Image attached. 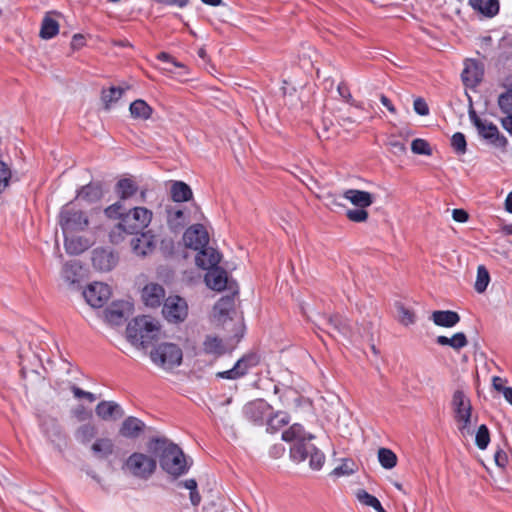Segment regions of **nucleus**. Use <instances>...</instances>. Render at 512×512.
<instances>
[{"mask_svg": "<svg viewBox=\"0 0 512 512\" xmlns=\"http://www.w3.org/2000/svg\"><path fill=\"white\" fill-rule=\"evenodd\" d=\"M119 434L127 439H136L141 434L148 437L147 448H179L178 444L171 441L165 435L155 431L137 417L129 416L124 419L119 429Z\"/></svg>", "mask_w": 512, "mask_h": 512, "instance_id": "obj_1", "label": "nucleus"}, {"mask_svg": "<svg viewBox=\"0 0 512 512\" xmlns=\"http://www.w3.org/2000/svg\"><path fill=\"white\" fill-rule=\"evenodd\" d=\"M159 330L158 323L151 317L144 315L130 322L126 333L128 340L133 345L146 348L158 337Z\"/></svg>", "mask_w": 512, "mask_h": 512, "instance_id": "obj_2", "label": "nucleus"}, {"mask_svg": "<svg viewBox=\"0 0 512 512\" xmlns=\"http://www.w3.org/2000/svg\"><path fill=\"white\" fill-rule=\"evenodd\" d=\"M156 458L150 454L135 451L123 463L122 471L125 475L138 480H148L155 473Z\"/></svg>", "mask_w": 512, "mask_h": 512, "instance_id": "obj_3", "label": "nucleus"}, {"mask_svg": "<svg viewBox=\"0 0 512 512\" xmlns=\"http://www.w3.org/2000/svg\"><path fill=\"white\" fill-rule=\"evenodd\" d=\"M193 465V459L184 454L183 450H163L160 456V466L174 479L188 473Z\"/></svg>", "mask_w": 512, "mask_h": 512, "instance_id": "obj_4", "label": "nucleus"}, {"mask_svg": "<svg viewBox=\"0 0 512 512\" xmlns=\"http://www.w3.org/2000/svg\"><path fill=\"white\" fill-rule=\"evenodd\" d=\"M183 353L181 348L174 343H160L150 352L151 361L163 369H172L182 362Z\"/></svg>", "mask_w": 512, "mask_h": 512, "instance_id": "obj_5", "label": "nucleus"}, {"mask_svg": "<svg viewBox=\"0 0 512 512\" xmlns=\"http://www.w3.org/2000/svg\"><path fill=\"white\" fill-rule=\"evenodd\" d=\"M59 224L63 234L66 235L84 230L88 226L89 220L81 210L76 209L72 203H69L61 209Z\"/></svg>", "mask_w": 512, "mask_h": 512, "instance_id": "obj_6", "label": "nucleus"}, {"mask_svg": "<svg viewBox=\"0 0 512 512\" xmlns=\"http://www.w3.org/2000/svg\"><path fill=\"white\" fill-rule=\"evenodd\" d=\"M469 118L483 139L496 147L504 148L507 145L506 137L499 133L497 126L486 119L480 118L472 107L469 110Z\"/></svg>", "mask_w": 512, "mask_h": 512, "instance_id": "obj_7", "label": "nucleus"}, {"mask_svg": "<svg viewBox=\"0 0 512 512\" xmlns=\"http://www.w3.org/2000/svg\"><path fill=\"white\" fill-rule=\"evenodd\" d=\"M152 220V212L145 207H134L122 217L123 226H127L128 232L135 234L142 232Z\"/></svg>", "mask_w": 512, "mask_h": 512, "instance_id": "obj_8", "label": "nucleus"}, {"mask_svg": "<svg viewBox=\"0 0 512 512\" xmlns=\"http://www.w3.org/2000/svg\"><path fill=\"white\" fill-rule=\"evenodd\" d=\"M452 406L455 413V419L459 424L462 434L469 428L471 419V403L461 390H456L452 398Z\"/></svg>", "mask_w": 512, "mask_h": 512, "instance_id": "obj_9", "label": "nucleus"}, {"mask_svg": "<svg viewBox=\"0 0 512 512\" xmlns=\"http://www.w3.org/2000/svg\"><path fill=\"white\" fill-rule=\"evenodd\" d=\"M242 412L247 421L256 426H263L272 414V406L263 399H256L245 404Z\"/></svg>", "mask_w": 512, "mask_h": 512, "instance_id": "obj_10", "label": "nucleus"}, {"mask_svg": "<svg viewBox=\"0 0 512 512\" xmlns=\"http://www.w3.org/2000/svg\"><path fill=\"white\" fill-rule=\"evenodd\" d=\"M166 223L172 232H180L189 222V211L182 204L164 205Z\"/></svg>", "mask_w": 512, "mask_h": 512, "instance_id": "obj_11", "label": "nucleus"}, {"mask_svg": "<svg viewBox=\"0 0 512 512\" xmlns=\"http://www.w3.org/2000/svg\"><path fill=\"white\" fill-rule=\"evenodd\" d=\"M318 436L307 431L300 423H294L282 432L281 439L290 445L304 448Z\"/></svg>", "mask_w": 512, "mask_h": 512, "instance_id": "obj_12", "label": "nucleus"}, {"mask_svg": "<svg viewBox=\"0 0 512 512\" xmlns=\"http://www.w3.org/2000/svg\"><path fill=\"white\" fill-rule=\"evenodd\" d=\"M162 313L169 322H183L188 315L187 302L180 296H169L164 302Z\"/></svg>", "mask_w": 512, "mask_h": 512, "instance_id": "obj_13", "label": "nucleus"}, {"mask_svg": "<svg viewBox=\"0 0 512 512\" xmlns=\"http://www.w3.org/2000/svg\"><path fill=\"white\" fill-rule=\"evenodd\" d=\"M260 362V357L257 353H248L240 358L233 368L217 373V376L225 379H238L248 373V371L257 366Z\"/></svg>", "mask_w": 512, "mask_h": 512, "instance_id": "obj_14", "label": "nucleus"}, {"mask_svg": "<svg viewBox=\"0 0 512 512\" xmlns=\"http://www.w3.org/2000/svg\"><path fill=\"white\" fill-rule=\"evenodd\" d=\"M156 236L151 231L138 232L130 240V247L134 255L146 257L156 248Z\"/></svg>", "mask_w": 512, "mask_h": 512, "instance_id": "obj_15", "label": "nucleus"}, {"mask_svg": "<svg viewBox=\"0 0 512 512\" xmlns=\"http://www.w3.org/2000/svg\"><path fill=\"white\" fill-rule=\"evenodd\" d=\"M83 296L90 306L101 308L109 300L111 288L105 283L94 282L83 291Z\"/></svg>", "mask_w": 512, "mask_h": 512, "instance_id": "obj_16", "label": "nucleus"}, {"mask_svg": "<svg viewBox=\"0 0 512 512\" xmlns=\"http://www.w3.org/2000/svg\"><path fill=\"white\" fill-rule=\"evenodd\" d=\"M183 241L188 248L200 250L209 243V235L202 224H195L186 229Z\"/></svg>", "mask_w": 512, "mask_h": 512, "instance_id": "obj_17", "label": "nucleus"}, {"mask_svg": "<svg viewBox=\"0 0 512 512\" xmlns=\"http://www.w3.org/2000/svg\"><path fill=\"white\" fill-rule=\"evenodd\" d=\"M325 324L329 328V333H338L347 339L353 337V330L350 321L339 314L326 316Z\"/></svg>", "mask_w": 512, "mask_h": 512, "instance_id": "obj_18", "label": "nucleus"}, {"mask_svg": "<svg viewBox=\"0 0 512 512\" xmlns=\"http://www.w3.org/2000/svg\"><path fill=\"white\" fill-rule=\"evenodd\" d=\"M117 256L110 250L98 248L93 251L92 263L95 269L99 271H110L117 264Z\"/></svg>", "mask_w": 512, "mask_h": 512, "instance_id": "obj_19", "label": "nucleus"}, {"mask_svg": "<svg viewBox=\"0 0 512 512\" xmlns=\"http://www.w3.org/2000/svg\"><path fill=\"white\" fill-rule=\"evenodd\" d=\"M483 69L476 60H467L461 73V79L466 87L474 88L482 80Z\"/></svg>", "mask_w": 512, "mask_h": 512, "instance_id": "obj_20", "label": "nucleus"}, {"mask_svg": "<svg viewBox=\"0 0 512 512\" xmlns=\"http://www.w3.org/2000/svg\"><path fill=\"white\" fill-rule=\"evenodd\" d=\"M132 309L131 303L127 301L113 302L105 311L106 319L115 325L121 324Z\"/></svg>", "mask_w": 512, "mask_h": 512, "instance_id": "obj_21", "label": "nucleus"}, {"mask_svg": "<svg viewBox=\"0 0 512 512\" xmlns=\"http://www.w3.org/2000/svg\"><path fill=\"white\" fill-rule=\"evenodd\" d=\"M208 272L205 275V282L209 288L215 291H222L228 285L227 272L218 267H212L206 269Z\"/></svg>", "mask_w": 512, "mask_h": 512, "instance_id": "obj_22", "label": "nucleus"}, {"mask_svg": "<svg viewBox=\"0 0 512 512\" xmlns=\"http://www.w3.org/2000/svg\"><path fill=\"white\" fill-rule=\"evenodd\" d=\"M96 415L105 421L117 420L124 416L122 407L114 401H101L95 408Z\"/></svg>", "mask_w": 512, "mask_h": 512, "instance_id": "obj_23", "label": "nucleus"}, {"mask_svg": "<svg viewBox=\"0 0 512 512\" xmlns=\"http://www.w3.org/2000/svg\"><path fill=\"white\" fill-rule=\"evenodd\" d=\"M220 260L221 254L216 249L208 245L199 250L195 259L197 266L204 270L218 266Z\"/></svg>", "mask_w": 512, "mask_h": 512, "instance_id": "obj_24", "label": "nucleus"}, {"mask_svg": "<svg viewBox=\"0 0 512 512\" xmlns=\"http://www.w3.org/2000/svg\"><path fill=\"white\" fill-rule=\"evenodd\" d=\"M164 296L165 290L159 284H147L142 290V299L145 305L152 308L160 306Z\"/></svg>", "mask_w": 512, "mask_h": 512, "instance_id": "obj_25", "label": "nucleus"}, {"mask_svg": "<svg viewBox=\"0 0 512 512\" xmlns=\"http://www.w3.org/2000/svg\"><path fill=\"white\" fill-rule=\"evenodd\" d=\"M343 197L357 208H367L374 203V196L370 192L358 189L346 190Z\"/></svg>", "mask_w": 512, "mask_h": 512, "instance_id": "obj_26", "label": "nucleus"}, {"mask_svg": "<svg viewBox=\"0 0 512 512\" xmlns=\"http://www.w3.org/2000/svg\"><path fill=\"white\" fill-rule=\"evenodd\" d=\"M103 196L102 186L100 183H89L82 186L76 195V199L84 201L88 204L98 202Z\"/></svg>", "mask_w": 512, "mask_h": 512, "instance_id": "obj_27", "label": "nucleus"}, {"mask_svg": "<svg viewBox=\"0 0 512 512\" xmlns=\"http://www.w3.org/2000/svg\"><path fill=\"white\" fill-rule=\"evenodd\" d=\"M430 319L437 326L451 328L459 323L460 316L452 310H436L431 314Z\"/></svg>", "mask_w": 512, "mask_h": 512, "instance_id": "obj_28", "label": "nucleus"}, {"mask_svg": "<svg viewBox=\"0 0 512 512\" xmlns=\"http://www.w3.org/2000/svg\"><path fill=\"white\" fill-rule=\"evenodd\" d=\"M173 204H182L192 199L193 192L190 186L182 181H174L170 188Z\"/></svg>", "mask_w": 512, "mask_h": 512, "instance_id": "obj_29", "label": "nucleus"}, {"mask_svg": "<svg viewBox=\"0 0 512 512\" xmlns=\"http://www.w3.org/2000/svg\"><path fill=\"white\" fill-rule=\"evenodd\" d=\"M471 7L484 17L492 18L499 13L498 0H469Z\"/></svg>", "mask_w": 512, "mask_h": 512, "instance_id": "obj_30", "label": "nucleus"}, {"mask_svg": "<svg viewBox=\"0 0 512 512\" xmlns=\"http://www.w3.org/2000/svg\"><path fill=\"white\" fill-rule=\"evenodd\" d=\"M139 187L132 178H122L115 185V193L120 200L132 198L138 191Z\"/></svg>", "mask_w": 512, "mask_h": 512, "instance_id": "obj_31", "label": "nucleus"}, {"mask_svg": "<svg viewBox=\"0 0 512 512\" xmlns=\"http://www.w3.org/2000/svg\"><path fill=\"white\" fill-rule=\"evenodd\" d=\"M289 422L290 416L286 412H272L265 422L266 431L271 434L277 433L281 428L288 425Z\"/></svg>", "mask_w": 512, "mask_h": 512, "instance_id": "obj_32", "label": "nucleus"}, {"mask_svg": "<svg viewBox=\"0 0 512 512\" xmlns=\"http://www.w3.org/2000/svg\"><path fill=\"white\" fill-rule=\"evenodd\" d=\"M82 266L78 261H70L64 264L62 269L63 279L70 285L80 282Z\"/></svg>", "mask_w": 512, "mask_h": 512, "instance_id": "obj_33", "label": "nucleus"}, {"mask_svg": "<svg viewBox=\"0 0 512 512\" xmlns=\"http://www.w3.org/2000/svg\"><path fill=\"white\" fill-rule=\"evenodd\" d=\"M436 343L441 346H450L456 351L464 348L468 344V340L466 335L463 332L455 333L451 338L446 336H438L436 338Z\"/></svg>", "mask_w": 512, "mask_h": 512, "instance_id": "obj_34", "label": "nucleus"}, {"mask_svg": "<svg viewBox=\"0 0 512 512\" xmlns=\"http://www.w3.org/2000/svg\"><path fill=\"white\" fill-rule=\"evenodd\" d=\"M203 351L209 355L220 356L225 352V347L219 337L208 335L203 342Z\"/></svg>", "mask_w": 512, "mask_h": 512, "instance_id": "obj_35", "label": "nucleus"}, {"mask_svg": "<svg viewBox=\"0 0 512 512\" xmlns=\"http://www.w3.org/2000/svg\"><path fill=\"white\" fill-rule=\"evenodd\" d=\"M358 471L357 463L350 459L345 458L342 460L341 464L335 467L331 472L330 476L339 478L344 476H350Z\"/></svg>", "mask_w": 512, "mask_h": 512, "instance_id": "obj_36", "label": "nucleus"}, {"mask_svg": "<svg viewBox=\"0 0 512 512\" xmlns=\"http://www.w3.org/2000/svg\"><path fill=\"white\" fill-rule=\"evenodd\" d=\"M130 113L133 118L147 120L152 114V108L142 99H137L130 104Z\"/></svg>", "mask_w": 512, "mask_h": 512, "instance_id": "obj_37", "label": "nucleus"}, {"mask_svg": "<svg viewBox=\"0 0 512 512\" xmlns=\"http://www.w3.org/2000/svg\"><path fill=\"white\" fill-rule=\"evenodd\" d=\"M178 488H184L190 491L189 498L190 502L193 506H198L201 502V495L199 494L197 487V481L193 478L186 479L183 481H178L176 483Z\"/></svg>", "mask_w": 512, "mask_h": 512, "instance_id": "obj_38", "label": "nucleus"}, {"mask_svg": "<svg viewBox=\"0 0 512 512\" xmlns=\"http://www.w3.org/2000/svg\"><path fill=\"white\" fill-rule=\"evenodd\" d=\"M96 435V427L93 424L86 423L81 425L75 432L76 440L82 444L87 445Z\"/></svg>", "mask_w": 512, "mask_h": 512, "instance_id": "obj_39", "label": "nucleus"}, {"mask_svg": "<svg viewBox=\"0 0 512 512\" xmlns=\"http://www.w3.org/2000/svg\"><path fill=\"white\" fill-rule=\"evenodd\" d=\"M64 238V246L68 254L78 255L87 249V244L80 237H68L66 234Z\"/></svg>", "mask_w": 512, "mask_h": 512, "instance_id": "obj_40", "label": "nucleus"}, {"mask_svg": "<svg viewBox=\"0 0 512 512\" xmlns=\"http://www.w3.org/2000/svg\"><path fill=\"white\" fill-rule=\"evenodd\" d=\"M357 500L368 507H372L377 512H386V510L382 507L380 501L373 495L369 494L366 490L360 489L356 492Z\"/></svg>", "mask_w": 512, "mask_h": 512, "instance_id": "obj_41", "label": "nucleus"}, {"mask_svg": "<svg viewBox=\"0 0 512 512\" xmlns=\"http://www.w3.org/2000/svg\"><path fill=\"white\" fill-rule=\"evenodd\" d=\"M124 89L121 87L112 86L109 89H103L101 99L104 103L105 109H109L110 106L117 102L123 95Z\"/></svg>", "mask_w": 512, "mask_h": 512, "instance_id": "obj_42", "label": "nucleus"}, {"mask_svg": "<svg viewBox=\"0 0 512 512\" xmlns=\"http://www.w3.org/2000/svg\"><path fill=\"white\" fill-rule=\"evenodd\" d=\"M59 32L58 22L50 17H45L42 22L40 37L43 39H51Z\"/></svg>", "mask_w": 512, "mask_h": 512, "instance_id": "obj_43", "label": "nucleus"}, {"mask_svg": "<svg viewBox=\"0 0 512 512\" xmlns=\"http://www.w3.org/2000/svg\"><path fill=\"white\" fill-rule=\"evenodd\" d=\"M490 282V275L484 265H479L477 268V277L474 284V288L478 293L486 291L487 286Z\"/></svg>", "mask_w": 512, "mask_h": 512, "instance_id": "obj_44", "label": "nucleus"}, {"mask_svg": "<svg viewBox=\"0 0 512 512\" xmlns=\"http://www.w3.org/2000/svg\"><path fill=\"white\" fill-rule=\"evenodd\" d=\"M506 379H503L499 376H494L492 378V387L499 393H502L505 400L512 405V387H506L505 383Z\"/></svg>", "mask_w": 512, "mask_h": 512, "instance_id": "obj_45", "label": "nucleus"}, {"mask_svg": "<svg viewBox=\"0 0 512 512\" xmlns=\"http://www.w3.org/2000/svg\"><path fill=\"white\" fill-rule=\"evenodd\" d=\"M397 456L393 450H378V461L385 469H392L397 464Z\"/></svg>", "mask_w": 512, "mask_h": 512, "instance_id": "obj_46", "label": "nucleus"}, {"mask_svg": "<svg viewBox=\"0 0 512 512\" xmlns=\"http://www.w3.org/2000/svg\"><path fill=\"white\" fill-rule=\"evenodd\" d=\"M126 235L133 234L128 232L127 226H123V221L121 220L111 229L109 233V238L113 244H119L124 241Z\"/></svg>", "mask_w": 512, "mask_h": 512, "instance_id": "obj_47", "label": "nucleus"}, {"mask_svg": "<svg viewBox=\"0 0 512 512\" xmlns=\"http://www.w3.org/2000/svg\"><path fill=\"white\" fill-rule=\"evenodd\" d=\"M309 467L313 471H319L325 464L326 457L322 450H310L308 454Z\"/></svg>", "mask_w": 512, "mask_h": 512, "instance_id": "obj_48", "label": "nucleus"}, {"mask_svg": "<svg viewBox=\"0 0 512 512\" xmlns=\"http://www.w3.org/2000/svg\"><path fill=\"white\" fill-rule=\"evenodd\" d=\"M411 150L414 154L430 156L432 154L429 143L421 138L414 139L411 143Z\"/></svg>", "mask_w": 512, "mask_h": 512, "instance_id": "obj_49", "label": "nucleus"}, {"mask_svg": "<svg viewBox=\"0 0 512 512\" xmlns=\"http://www.w3.org/2000/svg\"><path fill=\"white\" fill-rule=\"evenodd\" d=\"M451 146L458 154H465L467 150V143L465 135L461 132H456L452 135Z\"/></svg>", "mask_w": 512, "mask_h": 512, "instance_id": "obj_50", "label": "nucleus"}, {"mask_svg": "<svg viewBox=\"0 0 512 512\" xmlns=\"http://www.w3.org/2000/svg\"><path fill=\"white\" fill-rule=\"evenodd\" d=\"M347 218L355 223H362L365 222L368 219V212L366 211V208H355V209H348L346 212Z\"/></svg>", "mask_w": 512, "mask_h": 512, "instance_id": "obj_51", "label": "nucleus"}, {"mask_svg": "<svg viewBox=\"0 0 512 512\" xmlns=\"http://www.w3.org/2000/svg\"><path fill=\"white\" fill-rule=\"evenodd\" d=\"M234 298L232 296L222 297L214 306L215 311L221 315H227L233 308Z\"/></svg>", "mask_w": 512, "mask_h": 512, "instance_id": "obj_52", "label": "nucleus"}, {"mask_svg": "<svg viewBox=\"0 0 512 512\" xmlns=\"http://www.w3.org/2000/svg\"><path fill=\"white\" fill-rule=\"evenodd\" d=\"M475 442L478 448H486L490 442V434L486 425H481L476 433Z\"/></svg>", "mask_w": 512, "mask_h": 512, "instance_id": "obj_53", "label": "nucleus"}, {"mask_svg": "<svg viewBox=\"0 0 512 512\" xmlns=\"http://www.w3.org/2000/svg\"><path fill=\"white\" fill-rule=\"evenodd\" d=\"M498 105L503 113H512V89L499 96Z\"/></svg>", "mask_w": 512, "mask_h": 512, "instance_id": "obj_54", "label": "nucleus"}, {"mask_svg": "<svg viewBox=\"0 0 512 512\" xmlns=\"http://www.w3.org/2000/svg\"><path fill=\"white\" fill-rule=\"evenodd\" d=\"M397 311L399 320L402 324L408 326L410 324H413L415 322V315L412 311L405 308L402 304L397 305Z\"/></svg>", "mask_w": 512, "mask_h": 512, "instance_id": "obj_55", "label": "nucleus"}, {"mask_svg": "<svg viewBox=\"0 0 512 512\" xmlns=\"http://www.w3.org/2000/svg\"><path fill=\"white\" fill-rule=\"evenodd\" d=\"M387 146L389 147V150L396 156L405 154L407 150L405 143L395 137L389 138L387 141Z\"/></svg>", "mask_w": 512, "mask_h": 512, "instance_id": "obj_56", "label": "nucleus"}, {"mask_svg": "<svg viewBox=\"0 0 512 512\" xmlns=\"http://www.w3.org/2000/svg\"><path fill=\"white\" fill-rule=\"evenodd\" d=\"M104 213L108 218H120V221L122 220V217L125 215L124 207L120 201L108 206L105 209Z\"/></svg>", "mask_w": 512, "mask_h": 512, "instance_id": "obj_57", "label": "nucleus"}, {"mask_svg": "<svg viewBox=\"0 0 512 512\" xmlns=\"http://www.w3.org/2000/svg\"><path fill=\"white\" fill-rule=\"evenodd\" d=\"M508 451L509 450H495L494 453L491 455V461L499 468H505V466L508 463L509 457H508Z\"/></svg>", "mask_w": 512, "mask_h": 512, "instance_id": "obj_58", "label": "nucleus"}, {"mask_svg": "<svg viewBox=\"0 0 512 512\" xmlns=\"http://www.w3.org/2000/svg\"><path fill=\"white\" fill-rule=\"evenodd\" d=\"M283 397H286L287 399L292 397L293 401L299 405L300 402L303 400V397L300 396L296 390L290 388V387H287L284 389V393L283 395L280 396V399L281 401L283 402L284 405H289V403L286 402V400L283 399Z\"/></svg>", "mask_w": 512, "mask_h": 512, "instance_id": "obj_59", "label": "nucleus"}, {"mask_svg": "<svg viewBox=\"0 0 512 512\" xmlns=\"http://www.w3.org/2000/svg\"><path fill=\"white\" fill-rule=\"evenodd\" d=\"M289 451H290V454H289L290 459L294 463L299 464V463H302L303 461H305L306 459H308V454H309L310 450H289Z\"/></svg>", "mask_w": 512, "mask_h": 512, "instance_id": "obj_60", "label": "nucleus"}, {"mask_svg": "<svg viewBox=\"0 0 512 512\" xmlns=\"http://www.w3.org/2000/svg\"><path fill=\"white\" fill-rule=\"evenodd\" d=\"M413 106H414V110L417 114H419L421 116H425V115L429 114V107L424 99L417 98L416 100H414Z\"/></svg>", "mask_w": 512, "mask_h": 512, "instance_id": "obj_61", "label": "nucleus"}, {"mask_svg": "<svg viewBox=\"0 0 512 512\" xmlns=\"http://www.w3.org/2000/svg\"><path fill=\"white\" fill-rule=\"evenodd\" d=\"M72 392L73 395L78 399L85 398L89 402H94L96 400V396L93 393L84 391L77 386H72Z\"/></svg>", "mask_w": 512, "mask_h": 512, "instance_id": "obj_62", "label": "nucleus"}, {"mask_svg": "<svg viewBox=\"0 0 512 512\" xmlns=\"http://www.w3.org/2000/svg\"><path fill=\"white\" fill-rule=\"evenodd\" d=\"M452 218L459 223H465L469 215L464 209H453L452 211Z\"/></svg>", "mask_w": 512, "mask_h": 512, "instance_id": "obj_63", "label": "nucleus"}, {"mask_svg": "<svg viewBox=\"0 0 512 512\" xmlns=\"http://www.w3.org/2000/svg\"><path fill=\"white\" fill-rule=\"evenodd\" d=\"M85 45V37L82 34H75L72 37L71 47L78 50Z\"/></svg>", "mask_w": 512, "mask_h": 512, "instance_id": "obj_64", "label": "nucleus"}]
</instances>
